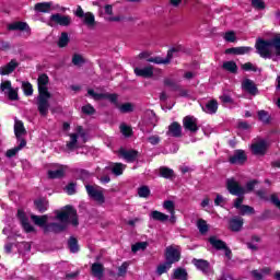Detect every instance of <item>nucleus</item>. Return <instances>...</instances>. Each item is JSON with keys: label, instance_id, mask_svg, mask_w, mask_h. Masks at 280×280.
<instances>
[{"label": "nucleus", "instance_id": "f257e3e1", "mask_svg": "<svg viewBox=\"0 0 280 280\" xmlns=\"http://www.w3.org/2000/svg\"><path fill=\"white\" fill-rule=\"evenodd\" d=\"M55 213L56 219L59 220L60 223H48V226L46 228V235L47 233H55L56 235H58V233H63V231L69 229V224H72L74 228L80 226L78 210L73 206L67 205Z\"/></svg>", "mask_w": 280, "mask_h": 280}, {"label": "nucleus", "instance_id": "f03ea898", "mask_svg": "<svg viewBox=\"0 0 280 280\" xmlns=\"http://www.w3.org/2000/svg\"><path fill=\"white\" fill-rule=\"evenodd\" d=\"M49 75L42 73L37 78V110L42 117H47L49 114V100H51V93L49 92Z\"/></svg>", "mask_w": 280, "mask_h": 280}, {"label": "nucleus", "instance_id": "7ed1b4c3", "mask_svg": "<svg viewBox=\"0 0 280 280\" xmlns=\"http://www.w3.org/2000/svg\"><path fill=\"white\" fill-rule=\"evenodd\" d=\"M270 47H272V39L266 40L258 38L255 44V48L260 58H272V51H270Z\"/></svg>", "mask_w": 280, "mask_h": 280}, {"label": "nucleus", "instance_id": "20e7f679", "mask_svg": "<svg viewBox=\"0 0 280 280\" xmlns=\"http://www.w3.org/2000/svg\"><path fill=\"white\" fill-rule=\"evenodd\" d=\"M88 94L93 97V100H108V102H110V104H114V106H119V101L118 97L119 95H117V93H96L95 90L90 89L88 90Z\"/></svg>", "mask_w": 280, "mask_h": 280}, {"label": "nucleus", "instance_id": "39448f33", "mask_svg": "<svg viewBox=\"0 0 280 280\" xmlns=\"http://www.w3.org/2000/svg\"><path fill=\"white\" fill-rule=\"evenodd\" d=\"M100 189H102L100 186L85 185L88 196L92 198V200L104 205V202H106V198L104 197V192Z\"/></svg>", "mask_w": 280, "mask_h": 280}, {"label": "nucleus", "instance_id": "423d86ee", "mask_svg": "<svg viewBox=\"0 0 280 280\" xmlns=\"http://www.w3.org/2000/svg\"><path fill=\"white\" fill-rule=\"evenodd\" d=\"M0 91L5 93L8 100L10 102H18L19 100V88L14 89L12 88L11 81H4L0 84Z\"/></svg>", "mask_w": 280, "mask_h": 280}, {"label": "nucleus", "instance_id": "0eeeda50", "mask_svg": "<svg viewBox=\"0 0 280 280\" xmlns=\"http://www.w3.org/2000/svg\"><path fill=\"white\" fill-rule=\"evenodd\" d=\"M16 218L23 229L26 233H35L36 229L31 225L30 223V217H27V213H25V210L19 209L16 213Z\"/></svg>", "mask_w": 280, "mask_h": 280}, {"label": "nucleus", "instance_id": "6e6552de", "mask_svg": "<svg viewBox=\"0 0 280 280\" xmlns=\"http://www.w3.org/2000/svg\"><path fill=\"white\" fill-rule=\"evenodd\" d=\"M255 196L258 197V199L262 200L264 202H271V205H275L277 209H280V200L279 196L277 194H272L270 197L268 196V190L267 189H258L255 190Z\"/></svg>", "mask_w": 280, "mask_h": 280}, {"label": "nucleus", "instance_id": "1a4fd4ad", "mask_svg": "<svg viewBox=\"0 0 280 280\" xmlns=\"http://www.w3.org/2000/svg\"><path fill=\"white\" fill-rule=\"evenodd\" d=\"M226 189L231 196H244L246 194V188L233 178L226 180Z\"/></svg>", "mask_w": 280, "mask_h": 280}, {"label": "nucleus", "instance_id": "9d476101", "mask_svg": "<svg viewBox=\"0 0 280 280\" xmlns=\"http://www.w3.org/2000/svg\"><path fill=\"white\" fill-rule=\"evenodd\" d=\"M246 161H248V155H246V151L242 149L234 150L233 155L229 158L231 165H244Z\"/></svg>", "mask_w": 280, "mask_h": 280}, {"label": "nucleus", "instance_id": "9b49d317", "mask_svg": "<svg viewBox=\"0 0 280 280\" xmlns=\"http://www.w3.org/2000/svg\"><path fill=\"white\" fill-rule=\"evenodd\" d=\"M165 261L171 266L173 264H178V261H180V250H178L174 246L166 247Z\"/></svg>", "mask_w": 280, "mask_h": 280}, {"label": "nucleus", "instance_id": "f8f14e48", "mask_svg": "<svg viewBox=\"0 0 280 280\" xmlns=\"http://www.w3.org/2000/svg\"><path fill=\"white\" fill-rule=\"evenodd\" d=\"M119 156H121L127 163H135L137 159H139V151L131 149V150H126L124 148H120L118 150Z\"/></svg>", "mask_w": 280, "mask_h": 280}, {"label": "nucleus", "instance_id": "ddd939ff", "mask_svg": "<svg viewBox=\"0 0 280 280\" xmlns=\"http://www.w3.org/2000/svg\"><path fill=\"white\" fill-rule=\"evenodd\" d=\"M183 127L185 130H188L189 132L196 133L198 132V118L194 116H186L183 118Z\"/></svg>", "mask_w": 280, "mask_h": 280}, {"label": "nucleus", "instance_id": "4468645a", "mask_svg": "<svg viewBox=\"0 0 280 280\" xmlns=\"http://www.w3.org/2000/svg\"><path fill=\"white\" fill-rule=\"evenodd\" d=\"M50 21L57 25H60L61 27H69V25H71V16L62 15L60 13L50 15Z\"/></svg>", "mask_w": 280, "mask_h": 280}, {"label": "nucleus", "instance_id": "2eb2a0df", "mask_svg": "<svg viewBox=\"0 0 280 280\" xmlns=\"http://www.w3.org/2000/svg\"><path fill=\"white\" fill-rule=\"evenodd\" d=\"M31 220L35 226H39V229H43L44 233L46 234V229L49 226V223H47V221L49 220V217L47 214H44V215L32 214Z\"/></svg>", "mask_w": 280, "mask_h": 280}, {"label": "nucleus", "instance_id": "dca6fc26", "mask_svg": "<svg viewBox=\"0 0 280 280\" xmlns=\"http://www.w3.org/2000/svg\"><path fill=\"white\" fill-rule=\"evenodd\" d=\"M229 231L232 233H240L244 229V219L242 217H234L229 220Z\"/></svg>", "mask_w": 280, "mask_h": 280}, {"label": "nucleus", "instance_id": "f3484780", "mask_svg": "<svg viewBox=\"0 0 280 280\" xmlns=\"http://www.w3.org/2000/svg\"><path fill=\"white\" fill-rule=\"evenodd\" d=\"M167 137H174L175 139H180L183 137V127L178 121H173L168 126V130L166 131Z\"/></svg>", "mask_w": 280, "mask_h": 280}, {"label": "nucleus", "instance_id": "a211bd4d", "mask_svg": "<svg viewBox=\"0 0 280 280\" xmlns=\"http://www.w3.org/2000/svg\"><path fill=\"white\" fill-rule=\"evenodd\" d=\"M197 270H200L203 275L211 272V264L209 260L194 258L191 261Z\"/></svg>", "mask_w": 280, "mask_h": 280}, {"label": "nucleus", "instance_id": "6ab92c4d", "mask_svg": "<svg viewBox=\"0 0 280 280\" xmlns=\"http://www.w3.org/2000/svg\"><path fill=\"white\" fill-rule=\"evenodd\" d=\"M266 150H268V144L265 140L252 144V152L256 156H264L266 154Z\"/></svg>", "mask_w": 280, "mask_h": 280}, {"label": "nucleus", "instance_id": "aec40b11", "mask_svg": "<svg viewBox=\"0 0 280 280\" xmlns=\"http://www.w3.org/2000/svg\"><path fill=\"white\" fill-rule=\"evenodd\" d=\"M34 207L38 213H45L49 209V200L45 197H39L34 200Z\"/></svg>", "mask_w": 280, "mask_h": 280}, {"label": "nucleus", "instance_id": "412c9836", "mask_svg": "<svg viewBox=\"0 0 280 280\" xmlns=\"http://www.w3.org/2000/svg\"><path fill=\"white\" fill-rule=\"evenodd\" d=\"M249 51H253V47L250 46L232 47V48L225 49L226 55H234V56H244Z\"/></svg>", "mask_w": 280, "mask_h": 280}, {"label": "nucleus", "instance_id": "4be33fe9", "mask_svg": "<svg viewBox=\"0 0 280 280\" xmlns=\"http://www.w3.org/2000/svg\"><path fill=\"white\" fill-rule=\"evenodd\" d=\"M7 30H9V32H30V25H27L26 22H13L8 24Z\"/></svg>", "mask_w": 280, "mask_h": 280}, {"label": "nucleus", "instance_id": "5701e85b", "mask_svg": "<svg viewBox=\"0 0 280 280\" xmlns=\"http://www.w3.org/2000/svg\"><path fill=\"white\" fill-rule=\"evenodd\" d=\"M104 272H105V268L102 262L92 264V266H91L92 277H95L96 279L102 280V279H104Z\"/></svg>", "mask_w": 280, "mask_h": 280}, {"label": "nucleus", "instance_id": "b1692460", "mask_svg": "<svg viewBox=\"0 0 280 280\" xmlns=\"http://www.w3.org/2000/svg\"><path fill=\"white\" fill-rule=\"evenodd\" d=\"M16 67H19V61H16V59H12L5 66L0 67V75H10V73H14Z\"/></svg>", "mask_w": 280, "mask_h": 280}, {"label": "nucleus", "instance_id": "393cba45", "mask_svg": "<svg viewBox=\"0 0 280 280\" xmlns=\"http://www.w3.org/2000/svg\"><path fill=\"white\" fill-rule=\"evenodd\" d=\"M242 88L249 93V95H257V93H259V89H257V85L250 79H245L242 83Z\"/></svg>", "mask_w": 280, "mask_h": 280}, {"label": "nucleus", "instance_id": "a878e982", "mask_svg": "<svg viewBox=\"0 0 280 280\" xmlns=\"http://www.w3.org/2000/svg\"><path fill=\"white\" fill-rule=\"evenodd\" d=\"M159 176L165 178L166 180H174L176 178V173L167 166H161L159 168Z\"/></svg>", "mask_w": 280, "mask_h": 280}, {"label": "nucleus", "instance_id": "bb28decb", "mask_svg": "<svg viewBox=\"0 0 280 280\" xmlns=\"http://www.w3.org/2000/svg\"><path fill=\"white\" fill-rule=\"evenodd\" d=\"M133 71L139 78H152L154 75V69L152 67L135 68Z\"/></svg>", "mask_w": 280, "mask_h": 280}, {"label": "nucleus", "instance_id": "cd10ccee", "mask_svg": "<svg viewBox=\"0 0 280 280\" xmlns=\"http://www.w3.org/2000/svg\"><path fill=\"white\" fill-rule=\"evenodd\" d=\"M25 145H27V140L25 139H21L20 143L18 147L13 148V149H9L5 153V158L7 159H12L13 156H16V153L21 152V150L23 148H25Z\"/></svg>", "mask_w": 280, "mask_h": 280}, {"label": "nucleus", "instance_id": "c85d7f7f", "mask_svg": "<svg viewBox=\"0 0 280 280\" xmlns=\"http://www.w3.org/2000/svg\"><path fill=\"white\" fill-rule=\"evenodd\" d=\"M54 5V2H37L34 5L35 12H42L44 14H48V12H51V7Z\"/></svg>", "mask_w": 280, "mask_h": 280}, {"label": "nucleus", "instance_id": "c756f323", "mask_svg": "<svg viewBox=\"0 0 280 280\" xmlns=\"http://www.w3.org/2000/svg\"><path fill=\"white\" fill-rule=\"evenodd\" d=\"M14 135L18 139V141H21V138L23 137V135H27V131L25 130V125H23V122L21 120H16L14 124Z\"/></svg>", "mask_w": 280, "mask_h": 280}, {"label": "nucleus", "instance_id": "7c9ffc66", "mask_svg": "<svg viewBox=\"0 0 280 280\" xmlns=\"http://www.w3.org/2000/svg\"><path fill=\"white\" fill-rule=\"evenodd\" d=\"M209 243L215 250H224L226 248V242L219 240L217 236H210Z\"/></svg>", "mask_w": 280, "mask_h": 280}, {"label": "nucleus", "instance_id": "2f4dec72", "mask_svg": "<svg viewBox=\"0 0 280 280\" xmlns=\"http://www.w3.org/2000/svg\"><path fill=\"white\" fill-rule=\"evenodd\" d=\"M149 217L151 218V220H154L155 222H167V220H170V215L159 211V210H154L152 211Z\"/></svg>", "mask_w": 280, "mask_h": 280}, {"label": "nucleus", "instance_id": "473e14b6", "mask_svg": "<svg viewBox=\"0 0 280 280\" xmlns=\"http://www.w3.org/2000/svg\"><path fill=\"white\" fill-rule=\"evenodd\" d=\"M187 277H188L187 269L183 267L176 268L173 275L171 276L172 279H176V280H187Z\"/></svg>", "mask_w": 280, "mask_h": 280}, {"label": "nucleus", "instance_id": "72a5a7b5", "mask_svg": "<svg viewBox=\"0 0 280 280\" xmlns=\"http://www.w3.org/2000/svg\"><path fill=\"white\" fill-rule=\"evenodd\" d=\"M22 91L26 97H32L34 95V85L30 81H23Z\"/></svg>", "mask_w": 280, "mask_h": 280}, {"label": "nucleus", "instance_id": "f704fd0d", "mask_svg": "<svg viewBox=\"0 0 280 280\" xmlns=\"http://www.w3.org/2000/svg\"><path fill=\"white\" fill-rule=\"evenodd\" d=\"M222 69L224 71H229V73H237V63L234 60L224 61L222 65Z\"/></svg>", "mask_w": 280, "mask_h": 280}, {"label": "nucleus", "instance_id": "c9c22d12", "mask_svg": "<svg viewBox=\"0 0 280 280\" xmlns=\"http://www.w3.org/2000/svg\"><path fill=\"white\" fill-rule=\"evenodd\" d=\"M68 248L70 253H80V245H78V238H75L74 236H70V238L68 240Z\"/></svg>", "mask_w": 280, "mask_h": 280}, {"label": "nucleus", "instance_id": "e433bc0d", "mask_svg": "<svg viewBox=\"0 0 280 280\" xmlns=\"http://www.w3.org/2000/svg\"><path fill=\"white\" fill-rule=\"evenodd\" d=\"M48 178L55 180L56 178H65V168L60 166L56 171H48Z\"/></svg>", "mask_w": 280, "mask_h": 280}, {"label": "nucleus", "instance_id": "4c0bfd02", "mask_svg": "<svg viewBox=\"0 0 280 280\" xmlns=\"http://www.w3.org/2000/svg\"><path fill=\"white\" fill-rule=\"evenodd\" d=\"M105 170H110V172H112V174H114V176H121V174H124V164L115 163L112 167L107 166V167H105Z\"/></svg>", "mask_w": 280, "mask_h": 280}, {"label": "nucleus", "instance_id": "58836bf2", "mask_svg": "<svg viewBox=\"0 0 280 280\" xmlns=\"http://www.w3.org/2000/svg\"><path fill=\"white\" fill-rule=\"evenodd\" d=\"M257 115H258L259 121H261V122L265 124V125L270 124V121H271V119H272V118L270 117V114H269L267 110H265V109L258 110Z\"/></svg>", "mask_w": 280, "mask_h": 280}, {"label": "nucleus", "instance_id": "ea45409f", "mask_svg": "<svg viewBox=\"0 0 280 280\" xmlns=\"http://www.w3.org/2000/svg\"><path fill=\"white\" fill-rule=\"evenodd\" d=\"M83 23L88 27H95V15L92 12H86L83 16Z\"/></svg>", "mask_w": 280, "mask_h": 280}, {"label": "nucleus", "instance_id": "a19ab883", "mask_svg": "<svg viewBox=\"0 0 280 280\" xmlns=\"http://www.w3.org/2000/svg\"><path fill=\"white\" fill-rule=\"evenodd\" d=\"M206 113L210 115H215L218 113V101L211 100L206 104Z\"/></svg>", "mask_w": 280, "mask_h": 280}, {"label": "nucleus", "instance_id": "79ce46f5", "mask_svg": "<svg viewBox=\"0 0 280 280\" xmlns=\"http://www.w3.org/2000/svg\"><path fill=\"white\" fill-rule=\"evenodd\" d=\"M197 229H199L201 235L209 233V224H207V221L203 219L197 221Z\"/></svg>", "mask_w": 280, "mask_h": 280}, {"label": "nucleus", "instance_id": "37998d69", "mask_svg": "<svg viewBox=\"0 0 280 280\" xmlns=\"http://www.w3.org/2000/svg\"><path fill=\"white\" fill-rule=\"evenodd\" d=\"M172 268V265L167 264V260H165L164 264H160L156 268V275L158 277H161L162 275L167 273V271Z\"/></svg>", "mask_w": 280, "mask_h": 280}, {"label": "nucleus", "instance_id": "c03bdc74", "mask_svg": "<svg viewBox=\"0 0 280 280\" xmlns=\"http://www.w3.org/2000/svg\"><path fill=\"white\" fill-rule=\"evenodd\" d=\"M163 82L164 86H168V89H171V91H173L174 93H176V91L179 90L180 84L176 83V81L170 78H165Z\"/></svg>", "mask_w": 280, "mask_h": 280}, {"label": "nucleus", "instance_id": "a18cd8bd", "mask_svg": "<svg viewBox=\"0 0 280 280\" xmlns=\"http://www.w3.org/2000/svg\"><path fill=\"white\" fill-rule=\"evenodd\" d=\"M69 33L62 32L57 45L58 47H60V49H63V47H67V45H69Z\"/></svg>", "mask_w": 280, "mask_h": 280}, {"label": "nucleus", "instance_id": "49530a36", "mask_svg": "<svg viewBox=\"0 0 280 280\" xmlns=\"http://www.w3.org/2000/svg\"><path fill=\"white\" fill-rule=\"evenodd\" d=\"M118 110H120L122 114L126 113H133L135 112V105L132 103H124L121 105L118 104L117 106Z\"/></svg>", "mask_w": 280, "mask_h": 280}, {"label": "nucleus", "instance_id": "de8ad7c7", "mask_svg": "<svg viewBox=\"0 0 280 280\" xmlns=\"http://www.w3.org/2000/svg\"><path fill=\"white\" fill-rule=\"evenodd\" d=\"M66 147L73 151L75 148H78V133H71L70 135V141L67 142Z\"/></svg>", "mask_w": 280, "mask_h": 280}, {"label": "nucleus", "instance_id": "09e8293b", "mask_svg": "<svg viewBox=\"0 0 280 280\" xmlns=\"http://www.w3.org/2000/svg\"><path fill=\"white\" fill-rule=\"evenodd\" d=\"M271 47H273L276 56H280V34H277L271 38Z\"/></svg>", "mask_w": 280, "mask_h": 280}, {"label": "nucleus", "instance_id": "8fccbe9b", "mask_svg": "<svg viewBox=\"0 0 280 280\" xmlns=\"http://www.w3.org/2000/svg\"><path fill=\"white\" fill-rule=\"evenodd\" d=\"M85 62L86 60L84 59V57H82V55L74 54L72 56V65H74V67H82V65H84Z\"/></svg>", "mask_w": 280, "mask_h": 280}, {"label": "nucleus", "instance_id": "3c124183", "mask_svg": "<svg viewBox=\"0 0 280 280\" xmlns=\"http://www.w3.org/2000/svg\"><path fill=\"white\" fill-rule=\"evenodd\" d=\"M240 213L242 215H255V208L248 206V205H243L240 209Z\"/></svg>", "mask_w": 280, "mask_h": 280}, {"label": "nucleus", "instance_id": "603ef678", "mask_svg": "<svg viewBox=\"0 0 280 280\" xmlns=\"http://www.w3.org/2000/svg\"><path fill=\"white\" fill-rule=\"evenodd\" d=\"M163 208L171 213V215H174L176 213V206L174 205V201L172 200H166L163 203Z\"/></svg>", "mask_w": 280, "mask_h": 280}, {"label": "nucleus", "instance_id": "864d4df0", "mask_svg": "<svg viewBox=\"0 0 280 280\" xmlns=\"http://www.w3.org/2000/svg\"><path fill=\"white\" fill-rule=\"evenodd\" d=\"M150 187L148 186H141L138 188V196L139 198H150Z\"/></svg>", "mask_w": 280, "mask_h": 280}, {"label": "nucleus", "instance_id": "5fc2aeb1", "mask_svg": "<svg viewBox=\"0 0 280 280\" xmlns=\"http://www.w3.org/2000/svg\"><path fill=\"white\" fill-rule=\"evenodd\" d=\"M148 248V242H138L131 246L132 253H139V250H145Z\"/></svg>", "mask_w": 280, "mask_h": 280}, {"label": "nucleus", "instance_id": "6e6d98bb", "mask_svg": "<svg viewBox=\"0 0 280 280\" xmlns=\"http://www.w3.org/2000/svg\"><path fill=\"white\" fill-rule=\"evenodd\" d=\"M256 185H259V182L257 179H252L247 182L245 185V194H250L252 191H255Z\"/></svg>", "mask_w": 280, "mask_h": 280}, {"label": "nucleus", "instance_id": "4d7b16f0", "mask_svg": "<svg viewBox=\"0 0 280 280\" xmlns=\"http://www.w3.org/2000/svg\"><path fill=\"white\" fill-rule=\"evenodd\" d=\"M129 266L130 264L128 261L122 262L121 266L118 267L117 277H126V275L128 273Z\"/></svg>", "mask_w": 280, "mask_h": 280}, {"label": "nucleus", "instance_id": "13d9d810", "mask_svg": "<svg viewBox=\"0 0 280 280\" xmlns=\"http://www.w3.org/2000/svg\"><path fill=\"white\" fill-rule=\"evenodd\" d=\"M148 62H154V65H170V59L161 57H151L148 59Z\"/></svg>", "mask_w": 280, "mask_h": 280}, {"label": "nucleus", "instance_id": "bf43d9fd", "mask_svg": "<svg viewBox=\"0 0 280 280\" xmlns=\"http://www.w3.org/2000/svg\"><path fill=\"white\" fill-rule=\"evenodd\" d=\"M81 112L83 115H95V107L91 104H86L85 106H82Z\"/></svg>", "mask_w": 280, "mask_h": 280}, {"label": "nucleus", "instance_id": "052dcab7", "mask_svg": "<svg viewBox=\"0 0 280 280\" xmlns=\"http://www.w3.org/2000/svg\"><path fill=\"white\" fill-rule=\"evenodd\" d=\"M252 7L256 10H266V2L264 0H252Z\"/></svg>", "mask_w": 280, "mask_h": 280}, {"label": "nucleus", "instance_id": "680f3d73", "mask_svg": "<svg viewBox=\"0 0 280 280\" xmlns=\"http://www.w3.org/2000/svg\"><path fill=\"white\" fill-rule=\"evenodd\" d=\"M120 131L124 135V137H132V128L128 125H121Z\"/></svg>", "mask_w": 280, "mask_h": 280}, {"label": "nucleus", "instance_id": "e2e57ef3", "mask_svg": "<svg viewBox=\"0 0 280 280\" xmlns=\"http://www.w3.org/2000/svg\"><path fill=\"white\" fill-rule=\"evenodd\" d=\"M75 187H77V184L73 183V182L69 183V184L66 186L65 190H66V192L68 194V196H73V195H75Z\"/></svg>", "mask_w": 280, "mask_h": 280}, {"label": "nucleus", "instance_id": "0e129e2a", "mask_svg": "<svg viewBox=\"0 0 280 280\" xmlns=\"http://www.w3.org/2000/svg\"><path fill=\"white\" fill-rule=\"evenodd\" d=\"M241 68L243 71H254V73H257V67H255L252 62H245Z\"/></svg>", "mask_w": 280, "mask_h": 280}, {"label": "nucleus", "instance_id": "69168bd1", "mask_svg": "<svg viewBox=\"0 0 280 280\" xmlns=\"http://www.w3.org/2000/svg\"><path fill=\"white\" fill-rule=\"evenodd\" d=\"M244 202V195L237 196V198L234 200L233 207L235 209H242V207H244V205H242Z\"/></svg>", "mask_w": 280, "mask_h": 280}, {"label": "nucleus", "instance_id": "338daca9", "mask_svg": "<svg viewBox=\"0 0 280 280\" xmlns=\"http://www.w3.org/2000/svg\"><path fill=\"white\" fill-rule=\"evenodd\" d=\"M80 180H86L91 176V173L88 170L81 168L78 171Z\"/></svg>", "mask_w": 280, "mask_h": 280}, {"label": "nucleus", "instance_id": "774afa93", "mask_svg": "<svg viewBox=\"0 0 280 280\" xmlns=\"http://www.w3.org/2000/svg\"><path fill=\"white\" fill-rule=\"evenodd\" d=\"M224 38L228 43H235L236 37H235V32L229 31L225 33Z\"/></svg>", "mask_w": 280, "mask_h": 280}]
</instances>
